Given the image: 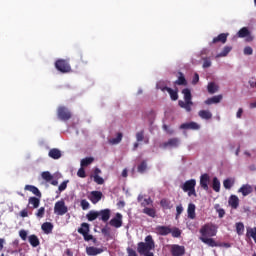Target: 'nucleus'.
Returning <instances> with one entry per match:
<instances>
[{
	"label": "nucleus",
	"mask_w": 256,
	"mask_h": 256,
	"mask_svg": "<svg viewBox=\"0 0 256 256\" xmlns=\"http://www.w3.org/2000/svg\"><path fill=\"white\" fill-rule=\"evenodd\" d=\"M198 115L201 119H205L206 121L213 118V114L209 110H200Z\"/></svg>",
	"instance_id": "393cba45"
},
{
	"label": "nucleus",
	"mask_w": 256,
	"mask_h": 256,
	"mask_svg": "<svg viewBox=\"0 0 256 256\" xmlns=\"http://www.w3.org/2000/svg\"><path fill=\"white\" fill-rule=\"evenodd\" d=\"M244 55H253V48L247 46L244 48Z\"/></svg>",
	"instance_id": "bf43d9fd"
},
{
	"label": "nucleus",
	"mask_w": 256,
	"mask_h": 256,
	"mask_svg": "<svg viewBox=\"0 0 256 256\" xmlns=\"http://www.w3.org/2000/svg\"><path fill=\"white\" fill-rule=\"evenodd\" d=\"M201 128L199 124L196 122H188V123H183L180 125V129H191L192 131H197Z\"/></svg>",
	"instance_id": "6ab92c4d"
},
{
	"label": "nucleus",
	"mask_w": 256,
	"mask_h": 256,
	"mask_svg": "<svg viewBox=\"0 0 256 256\" xmlns=\"http://www.w3.org/2000/svg\"><path fill=\"white\" fill-rule=\"evenodd\" d=\"M42 231H44L46 235L53 233V224L51 222H44L42 224Z\"/></svg>",
	"instance_id": "a878e982"
},
{
	"label": "nucleus",
	"mask_w": 256,
	"mask_h": 256,
	"mask_svg": "<svg viewBox=\"0 0 256 256\" xmlns=\"http://www.w3.org/2000/svg\"><path fill=\"white\" fill-rule=\"evenodd\" d=\"M20 217H29V211L27 210V208L20 211Z\"/></svg>",
	"instance_id": "e2e57ef3"
},
{
	"label": "nucleus",
	"mask_w": 256,
	"mask_h": 256,
	"mask_svg": "<svg viewBox=\"0 0 256 256\" xmlns=\"http://www.w3.org/2000/svg\"><path fill=\"white\" fill-rule=\"evenodd\" d=\"M242 115H243V108H239L236 113L237 119H241Z\"/></svg>",
	"instance_id": "69168bd1"
},
{
	"label": "nucleus",
	"mask_w": 256,
	"mask_h": 256,
	"mask_svg": "<svg viewBox=\"0 0 256 256\" xmlns=\"http://www.w3.org/2000/svg\"><path fill=\"white\" fill-rule=\"evenodd\" d=\"M163 129H164V131H167L169 133V135H173V130L169 129V126L164 125Z\"/></svg>",
	"instance_id": "338daca9"
},
{
	"label": "nucleus",
	"mask_w": 256,
	"mask_h": 256,
	"mask_svg": "<svg viewBox=\"0 0 256 256\" xmlns=\"http://www.w3.org/2000/svg\"><path fill=\"white\" fill-rule=\"evenodd\" d=\"M200 241L208 247H219V242H216L215 239L211 237H200Z\"/></svg>",
	"instance_id": "a211bd4d"
},
{
	"label": "nucleus",
	"mask_w": 256,
	"mask_h": 256,
	"mask_svg": "<svg viewBox=\"0 0 256 256\" xmlns=\"http://www.w3.org/2000/svg\"><path fill=\"white\" fill-rule=\"evenodd\" d=\"M218 247H225L226 249H229V247H231V243H218Z\"/></svg>",
	"instance_id": "0e129e2a"
},
{
	"label": "nucleus",
	"mask_w": 256,
	"mask_h": 256,
	"mask_svg": "<svg viewBox=\"0 0 256 256\" xmlns=\"http://www.w3.org/2000/svg\"><path fill=\"white\" fill-rule=\"evenodd\" d=\"M19 237L21 238L22 241H27V231L20 230L19 231Z\"/></svg>",
	"instance_id": "6e6d98bb"
},
{
	"label": "nucleus",
	"mask_w": 256,
	"mask_h": 256,
	"mask_svg": "<svg viewBox=\"0 0 256 256\" xmlns=\"http://www.w3.org/2000/svg\"><path fill=\"white\" fill-rule=\"evenodd\" d=\"M91 231L89 224L86 222H83L81 224V227L78 228V233H80V235H85L86 233H89Z\"/></svg>",
	"instance_id": "7c9ffc66"
},
{
	"label": "nucleus",
	"mask_w": 256,
	"mask_h": 256,
	"mask_svg": "<svg viewBox=\"0 0 256 256\" xmlns=\"http://www.w3.org/2000/svg\"><path fill=\"white\" fill-rule=\"evenodd\" d=\"M61 150L57 149V148H52L50 149L48 156L51 159H61Z\"/></svg>",
	"instance_id": "5701e85b"
},
{
	"label": "nucleus",
	"mask_w": 256,
	"mask_h": 256,
	"mask_svg": "<svg viewBox=\"0 0 256 256\" xmlns=\"http://www.w3.org/2000/svg\"><path fill=\"white\" fill-rule=\"evenodd\" d=\"M145 171H147V162L146 161H142L138 165V173H145Z\"/></svg>",
	"instance_id": "49530a36"
},
{
	"label": "nucleus",
	"mask_w": 256,
	"mask_h": 256,
	"mask_svg": "<svg viewBox=\"0 0 256 256\" xmlns=\"http://www.w3.org/2000/svg\"><path fill=\"white\" fill-rule=\"evenodd\" d=\"M136 140L138 143H141V141L145 140V131H139L136 133Z\"/></svg>",
	"instance_id": "de8ad7c7"
},
{
	"label": "nucleus",
	"mask_w": 256,
	"mask_h": 256,
	"mask_svg": "<svg viewBox=\"0 0 256 256\" xmlns=\"http://www.w3.org/2000/svg\"><path fill=\"white\" fill-rule=\"evenodd\" d=\"M67 183H69V180H66V181L62 182V183L59 185L58 190H59L60 192L65 191V189H67Z\"/></svg>",
	"instance_id": "5fc2aeb1"
},
{
	"label": "nucleus",
	"mask_w": 256,
	"mask_h": 256,
	"mask_svg": "<svg viewBox=\"0 0 256 256\" xmlns=\"http://www.w3.org/2000/svg\"><path fill=\"white\" fill-rule=\"evenodd\" d=\"M244 231H245V225L242 222L236 223L237 235H243Z\"/></svg>",
	"instance_id": "ea45409f"
},
{
	"label": "nucleus",
	"mask_w": 256,
	"mask_h": 256,
	"mask_svg": "<svg viewBox=\"0 0 256 256\" xmlns=\"http://www.w3.org/2000/svg\"><path fill=\"white\" fill-rule=\"evenodd\" d=\"M94 161H95V158L86 157L81 160L80 165H81V167H89V165H91V163H93Z\"/></svg>",
	"instance_id": "f704fd0d"
},
{
	"label": "nucleus",
	"mask_w": 256,
	"mask_h": 256,
	"mask_svg": "<svg viewBox=\"0 0 256 256\" xmlns=\"http://www.w3.org/2000/svg\"><path fill=\"white\" fill-rule=\"evenodd\" d=\"M57 116L61 121H69L71 119V111L65 106L58 107Z\"/></svg>",
	"instance_id": "6e6552de"
},
{
	"label": "nucleus",
	"mask_w": 256,
	"mask_h": 256,
	"mask_svg": "<svg viewBox=\"0 0 256 256\" xmlns=\"http://www.w3.org/2000/svg\"><path fill=\"white\" fill-rule=\"evenodd\" d=\"M195 204L190 203L188 204V209H187V213H188V219H195L196 214H195Z\"/></svg>",
	"instance_id": "cd10ccee"
},
{
	"label": "nucleus",
	"mask_w": 256,
	"mask_h": 256,
	"mask_svg": "<svg viewBox=\"0 0 256 256\" xmlns=\"http://www.w3.org/2000/svg\"><path fill=\"white\" fill-rule=\"evenodd\" d=\"M42 179L49 183L50 181H53V175H51V172L49 171L42 172Z\"/></svg>",
	"instance_id": "a19ab883"
},
{
	"label": "nucleus",
	"mask_w": 256,
	"mask_h": 256,
	"mask_svg": "<svg viewBox=\"0 0 256 256\" xmlns=\"http://www.w3.org/2000/svg\"><path fill=\"white\" fill-rule=\"evenodd\" d=\"M221 99H223L222 95L213 96L211 98H208L205 101V105H213V103H221Z\"/></svg>",
	"instance_id": "bb28decb"
},
{
	"label": "nucleus",
	"mask_w": 256,
	"mask_h": 256,
	"mask_svg": "<svg viewBox=\"0 0 256 256\" xmlns=\"http://www.w3.org/2000/svg\"><path fill=\"white\" fill-rule=\"evenodd\" d=\"M77 175L78 177H81V179H85V177H87V174L85 173V169L83 168V166H81V168L78 170Z\"/></svg>",
	"instance_id": "864d4df0"
},
{
	"label": "nucleus",
	"mask_w": 256,
	"mask_h": 256,
	"mask_svg": "<svg viewBox=\"0 0 256 256\" xmlns=\"http://www.w3.org/2000/svg\"><path fill=\"white\" fill-rule=\"evenodd\" d=\"M100 217V221L103 223H107L109 219H111V210L110 209H103L100 211L91 210L86 214V218L88 221H95Z\"/></svg>",
	"instance_id": "f03ea898"
},
{
	"label": "nucleus",
	"mask_w": 256,
	"mask_h": 256,
	"mask_svg": "<svg viewBox=\"0 0 256 256\" xmlns=\"http://www.w3.org/2000/svg\"><path fill=\"white\" fill-rule=\"evenodd\" d=\"M212 189L216 193H219L221 191V182L219 181V178L214 177L212 180Z\"/></svg>",
	"instance_id": "c756f323"
},
{
	"label": "nucleus",
	"mask_w": 256,
	"mask_h": 256,
	"mask_svg": "<svg viewBox=\"0 0 256 256\" xmlns=\"http://www.w3.org/2000/svg\"><path fill=\"white\" fill-rule=\"evenodd\" d=\"M160 205L163 209H171V202L165 198L160 201Z\"/></svg>",
	"instance_id": "79ce46f5"
},
{
	"label": "nucleus",
	"mask_w": 256,
	"mask_h": 256,
	"mask_svg": "<svg viewBox=\"0 0 256 256\" xmlns=\"http://www.w3.org/2000/svg\"><path fill=\"white\" fill-rule=\"evenodd\" d=\"M200 237H215L217 235V228L213 224H205L200 229Z\"/></svg>",
	"instance_id": "39448f33"
},
{
	"label": "nucleus",
	"mask_w": 256,
	"mask_h": 256,
	"mask_svg": "<svg viewBox=\"0 0 256 256\" xmlns=\"http://www.w3.org/2000/svg\"><path fill=\"white\" fill-rule=\"evenodd\" d=\"M28 241L32 247H39L40 245L39 238L35 234L30 235Z\"/></svg>",
	"instance_id": "c85d7f7f"
},
{
	"label": "nucleus",
	"mask_w": 256,
	"mask_h": 256,
	"mask_svg": "<svg viewBox=\"0 0 256 256\" xmlns=\"http://www.w3.org/2000/svg\"><path fill=\"white\" fill-rule=\"evenodd\" d=\"M198 83H199V74L195 73L192 80V85H197Z\"/></svg>",
	"instance_id": "680f3d73"
},
{
	"label": "nucleus",
	"mask_w": 256,
	"mask_h": 256,
	"mask_svg": "<svg viewBox=\"0 0 256 256\" xmlns=\"http://www.w3.org/2000/svg\"><path fill=\"white\" fill-rule=\"evenodd\" d=\"M123 141V133L119 132L116 138L109 140L110 145H119V142Z\"/></svg>",
	"instance_id": "c9c22d12"
},
{
	"label": "nucleus",
	"mask_w": 256,
	"mask_h": 256,
	"mask_svg": "<svg viewBox=\"0 0 256 256\" xmlns=\"http://www.w3.org/2000/svg\"><path fill=\"white\" fill-rule=\"evenodd\" d=\"M89 201L93 203V205H97L101 199H103V192L101 191H92L88 196Z\"/></svg>",
	"instance_id": "9b49d317"
},
{
	"label": "nucleus",
	"mask_w": 256,
	"mask_h": 256,
	"mask_svg": "<svg viewBox=\"0 0 256 256\" xmlns=\"http://www.w3.org/2000/svg\"><path fill=\"white\" fill-rule=\"evenodd\" d=\"M196 185H197V180L190 179V180H187L180 187L182 191H184V193H188V197H197V192L195 191Z\"/></svg>",
	"instance_id": "20e7f679"
},
{
	"label": "nucleus",
	"mask_w": 256,
	"mask_h": 256,
	"mask_svg": "<svg viewBox=\"0 0 256 256\" xmlns=\"http://www.w3.org/2000/svg\"><path fill=\"white\" fill-rule=\"evenodd\" d=\"M171 254L172 256H183L185 255V246H179L174 244L171 246Z\"/></svg>",
	"instance_id": "4468645a"
},
{
	"label": "nucleus",
	"mask_w": 256,
	"mask_h": 256,
	"mask_svg": "<svg viewBox=\"0 0 256 256\" xmlns=\"http://www.w3.org/2000/svg\"><path fill=\"white\" fill-rule=\"evenodd\" d=\"M94 181L97 183V185H103V183H105L103 177L99 175H94Z\"/></svg>",
	"instance_id": "3c124183"
},
{
	"label": "nucleus",
	"mask_w": 256,
	"mask_h": 256,
	"mask_svg": "<svg viewBox=\"0 0 256 256\" xmlns=\"http://www.w3.org/2000/svg\"><path fill=\"white\" fill-rule=\"evenodd\" d=\"M209 67H211V60H209V59H204L203 68H204V69H207V68H209Z\"/></svg>",
	"instance_id": "052dcab7"
},
{
	"label": "nucleus",
	"mask_w": 256,
	"mask_h": 256,
	"mask_svg": "<svg viewBox=\"0 0 256 256\" xmlns=\"http://www.w3.org/2000/svg\"><path fill=\"white\" fill-rule=\"evenodd\" d=\"M157 89H161L164 93H165V91H167V93H169L170 99L172 101H177V99H179V94H178L177 90H173L167 86H161V84H157Z\"/></svg>",
	"instance_id": "1a4fd4ad"
},
{
	"label": "nucleus",
	"mask_w": 256,
	"mask_h": 256,
	"mask_svg": "<svg viewBox=\"0 0 256 256\" xmlns=\"http://www.w3.org/2000/svg\"><path fill=\"white\" fill-rule=\"evenodd\" d=\"M237 37H239L240 39H245V37H247L246 41H253V36H251V32L247 27L241 28L237 33Z\"/></svg>",
	"instance_id": "f8f14e48"
},
{
	"label": "nucleus",
	"mask_w": 256,
	"mask_h": 256,
	"mask_svg": "<svg viewBox=\"0 0 256 256\" xmlns=\"http://www.w3.org/2000/svg\"><path fill=\"white\" fill-rule=\"evenodd\" d=\"M233 185H235V179L233 178H228L223 181V187H225L226 189H231Z\"/></svg>",
	"instance_id": "e433bc0d"
},
{
	"label": "nucleus",
	"mask_w": 256,
	"mask_h": 256,
	"mask_svg": "<svg viewBox=\"0 0 256 256\" xmlns=\"http://www.w3.org/2000/svg\"><path fill=\"white\" fill-rule=\"evenodd\" d=\"M208 89V93H210V95H213V93H217V85H215V82H210L207 86Z\"/></svg>",
	"instance_id": "58836bf2"
},
{
	"label": "nucleus",
	"mask_w": 256,
	"mask_h": 256,
	"mask_svg": "<svg viewBox=\"0 0 256 256\" xmlns=\"http://www.w3.org/2000/svg\"><path fill=\"white\" fill-rule=\"evenodd\" d=\"M155 231L157 235H161L162 237H165L169 234H171V227L170 226H157L155 228Z\"/></svg>",
	"instance_id": "2eb2a0df"
},
{
	"label": "nucleus",
	"mask_w": 256,
	"mask_h": 256,
	"mask_svg": "<svg viewBox=\"0 0 256 256\" xmlns=\"http://www.w3.org/2000/svg\"><path fill=\"white\" fill-rule=\"evenodd\" d=\"M142 213H144V215H148V217H152V219H155V217H157V210L154 207H145L142 210Z\"/></svg>",
	"instance_id": "4be33fe9"
},
{
	"label": "nucleus",
	"mask_w": 256,
	"mask_h": 256,
	"mask_svg": "<svg viewBox=\"0 0 256 256\" xmlns=\"http://www.w3.org/2000/svg\"><path fill=\"white\" fill-rule=\"evenodd\" d=\"M44 216H45V207H40L36 213V217H38L39 219H43Z\"/></svg>",
	"instance_id": "8fccbe9b"
},
{
	"label": "nucleus",
	"mask_w": 256,
	"mask_h": 256,
	"mask_svg": "<svg viewBox=\"0 0 256 256\" xmlns=\"http://www.w3.org/2000/svg\"><path fill=\"white\" fill-rule=\"evenodd\" d=\"M149 205H151V207H153V200L149 197V198H144V200L141 202V207H149Z\"/></svg>",
	"instance_id": "37998d69"
},
{
	"label": "nucleus",
	"mask_w": 256,
	"mask_h": 256,
	"mask_svg": "<svg viewBox=\"0 0 256 256\" xmlns=\"http://www.w3.org/2000/svg\"><path fill=\"white\" fill-rule=\"evenodd\" d=\"M101 233L104 237H109L111 235V228L105 226L104 228L101 229Z\"/></svg>",
	"instance_id": "09e8293b"
},
{
	"label": "nucleus",
	"mask_w": 256,
	"mask_h": 256,
	"mask_svg": "<svg viewBox=\"0 0 256 256\" xmlns=\"http://www.w3.org/2000/svg\"><path fill=\"white\" fill-rule=\"evenodd\" d=\"M109 225L116 229L123 227V215H121V213H116V216L109 221Z\"/></svg>",
	"instance_id": "9d476101"
},
{
	"label": "nucleus",
	"mask_w": 256,
	"mask_h": 256,
	"mask_svg": "<svg viewBox=\"0 0 256 256\" xmlns=\"http://www.w3.org/2000/svg\"><path fill=\"white\" fill-rule=\"evenodd\" d=\"M170 233H171L172 237H174V238L181 237V231L177 227L171 228V232Z\"/></svg>",
	"instance_id": "a18cd8bd"
},
{
	"label": "nucleus",
	"mask_w": 256,
	"mask_h": 256,
	"mask_svg": "<svg viewBox=\"0 0 256 256\" xmlns=\"http://www.w3.org/2000/svg\"><path fill=\"white\" fill-rule=\"evenodd\" d=\"M227 37L229 33H221L217 37H214L210 45H215V43H227Z\"/></svg>",
	"instance_id": "f3484780"
},
{
	"label": "nucleus",
	"mask_w": 256,
	"mask_h": 256,
	"mask_svg": "<svg viewBox=\"0 0 256 256\" xmlns=\"http://www.w3.org/2000/svg\"><path fill=\"white\" fill-rule=\"evenodd\" d=\"M211 181V178L209 177V174L205 173L200 176V187L204 189V191H209V183Z\"/></svg>",
	"instance_id": "ddd939ff"
},
{
	"label": "nucleus",
	"mask_w": 256,
	"mask_h": 256,
	"mask_svg": "<svg viewBox=\"0 0 256 256\" xmlns=\"http://www.w3.org/2000/svg\"><path fill=\"white\" fill-rule=\"evenodd\" d=\"M233 47L225 46L223 50L218 54V57H227L231 53Z\"/></svg>",
	"instance_id": "4c0bfd02"
},
{
	"label": "nucleus",
	"mask_w": 256,
	"mask_h": 256,
	"mask_svg": "<svg viewBox=\"0 0 256 256\" xmlns=\"http://www.w3.org/2000/svg\"><path fill=\"white\" fill-rule=\"evenodd\" d=\"M67 211H69V209L65 205V201L60 200V201H57L55 203V205H54V213H55V215L63 216V215H65L67 213Z\"/></svg>",
	"instance_id": "0eeeda50"
},
{
	"label": "nucleus",
	"mask_w": 256,
	"mask_h": 256,
	"mask_svg": "<svg viewBox=\"0 0 256 256\" xmlns=\"http://www.w3.org/2000/svg\"><path fill=\"white\" fill-rule=\"evenodd\" d=\"M86 253L89 256H95V255H101V253H103V249L102 248H97L94 246H90L86 248Z\"/></svg>",
	"instance_id": "aec40b11"
},
{
	"label": "nucleus",
	"mask_w": 256,
	"mask_h": 256,
	"mask_svg": "<svg viewBox=\"0 0 256 256\" xmlns=\"http://www.w3.org/2000/svg\"><path fill=\"white\" fill-rule=\"evenodd\" d=\"M55 67L60 73H71V64H69V60L58 59L55 62Z\"/></svg>",
	"instance_id": "423d86ee"
},
{
	"label": "nucleus",
	"mask_w": 256,
	"mask_h": 256,
	"mask_svg": "<svg viewBox=\"0 0 256 256\" xmlns=\"http://www.w3.org/2000/svg\"><path fill=\"white\" fill-rule=\"evenodd\" d=\"M228 203L230 207H232V209H237V207H239V197H237L236 195H231Z\"/></svg>",
	"instance_id": "b1692460"
},
{
	"label": "nucleus",
	"mask_w": 256,
	"mask_h": 256,
	"mask_svg": "<svg viewBox=\"0 0 256 256\" xmlns=\"http://www.w3.org/2000/svg\"><path fill=\"white\" fill-rule=\"evenodd\" d=\"M126 251H127V253H128V256H138V255H137V252H136L133 248H131V247H128V248L126 249Z\"/></svg>",
	"instance_id": "13d9d810"
},
{
	"label": "nucleus",
	"mask_w": 256,
	"mask_h": 256,
	"mask_svg": "<svg viewBox=\"0 0 256 256\" xmlns=\"http://www.w3.org/2000/svg\"><path fill=\"white\" fill-rule=\"evenodd\" d=\"M80 205L83 211H87V209H89V202L86 199L81 200Z\"/></svg>",
	"instance_id": "603ef678"
},
{
	"label": "nucleus",
	"mask_w": 256,
	"mask_h": 256,
	"mask_svg": "<svg viewBox=\"0 0 256 256\" xmlns=\"http://www.w3.org/2000/svg\"><path fill=\"white\" fill-rule=\"evenodd\" d=\"M163 129H164V131H167L169 133V135H173V130L169 129V126L164 125Z\"/></svg>",
	"instance_id": "774afa93"
},
{
	"label": "nucleus",
	"mask_w": 256,
	"mask_h": 256,
	"mask_svg": "<svg viewBox=\"0 0 256 256\" xmlns=\"http://www.w3.org/2000/svg\"><path fill=\"white\" fill-rule=\"evenodd\" d=\"M84 237V241H92V243L96 244L97 243V238L93 237V235L86 233L82 235Z\"/></svg>",
	"instance_id": "c03bdc74"
},
{
	"label": "nucleus",
	"mask_w": 256,
	"mask_h": 256,
	"mask_svg": "<svg viewBox=\"0 0 256 256\" xmlns=\"http://www.w3.org/2000/svg\"><path fill=\"white\" fill-rule=\"evenodd\" d=\"M164 147H179L178 138L169 139L167 142L164 143Z\"/></svg>",
	"instance_id": "72a5a7b5"
},
{
	"label": "nucleus",
	"mask_w": 256,
	"mask_h": 256,
	"mask_svg": "<svg viewBox=\"0 0 256 256\" xmlns=\"http://www.w3.org/2000/svg\"><path fill=\"white\" fill-rule=\"evenodd\" d=\"M182 94L184 95V101L179 100L178 105L181 109H185L187 113H191V107H193V96L191 95V90L189 88H184L182 90Z\"/></svg>",
	"instance_id": "7ed1b4c3"
},
{
	"label": "nucleus",
	"mask_w": 256,
	"mask_h": 256,
	"mask_svg": "<svg viewBox=\"0 0 256 256\" xmlns=\"http://www.w3.org/2000/svg\"><path fill=\"white\" fill-rule=\"evenodd\" d=\"M29 205L33 206V209H37L41 203V200L37 197H30L28 199Z\"/></svg>",
	"instance_id": "473e14b6"
},
{
	"label": "nucleus",
	"mask_w": 256,
	"mask_h": 256,
	"mask_svg": "<svg viewBox=\"0 0 256 256\" xmlns=\"http://www.w3.org/2000/svg\"><path fill=\"white\" fill-rule=\"evenodd\" d=\"M153 249H155V240H153V236L151 235L145 237V242H139L137 244V251L139 255L155 256V254L151 252Z\"/></svg>",
	"instance_id": "f257e3e1"
},
{
	"label": "nucleus",
	"mask_w": 256,
	"mask_h": 256,
	"mask_svg": "<svg viewBox=\"0 0 256 256\" xmlns=\"http://www.w3.org/2000/svg\"><path fill=\"white\" fill-rule=\"evenodd\" d=\"M25 191H30V193H33V195H36L39 199H41V191H39V188L33 185H26Z\"/></svg>",
	"instance_id": "412c9836"
},
{
	"label": "nucleus",
	"mask_w": 256,
	"mask_h": 256,
	"mask_svg": "<svg viewBox=\"0 0 256 256\" xmlns=\"http://www.w3.org/2000/svg\"><path fill=\"white\" fill-rule=\"evenodd\" d=\"M238 193H241L243 197H247V195H251L253 193V186L249 184H243L239 189Z\"/></svg>",
	"instance_id": "dca6fc26"
},
{
	"label": "nucleus",
	"mask_w": 256,
	"mask_h": 256,
	"mask_svg": "<svg viewBox=\"0 0 256 256\" xmlns=\"http://www.w3.org/2000/svg\"><path fill=\"white\" fill-rule=\"evenodd\" d=\"M181 213H183V205H178L176 207V219L181 215Z\"/></svg>",
	"instance_id": "4d7b16f0"
},
{
	"label": "nucleus",
	"mask_w": 256,
	"mask_h": 256,
	"mask_svg": "<svg viewBox=\"0 0 256 256\" xmlns=\"http://www.w3.org/2000/svg\"><path fill=\"white\" fill-rule=\"evenodd\" d=\"M178 75V79L174 82L175 85L187 86V79H185V75H183V72H179Z\"/></svg>",
	"instance_id": "2f4dec72"
}]
</instances>
